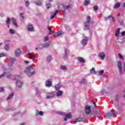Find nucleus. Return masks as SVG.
Masks as SVG:
<instances>
[{
    "instance_id": "nucleus-50",
    "label": "nucleus",
    "mask_w": 125,
    "mask_h": 125,
    "mask_svg": "<svg viewBox=\"0 0 125 125\" xmlns=\"http://www.w3.org/2000/svg\"><path fill=\"white\" fill-rule=\"evenodd\" d=\"M119 23L120 25H123V24H124V21L122 20H119Z\"/></svg>"
},
{
    "instance_id": "nucleus-16",
    "label": "nucleus",
    "mask_w": 125,
    "mask_h": 125,
    "mask_svg": "<svg viewBox=\"0 0 125 125\" xmlns=\"http://www.w3.org/2000/svg\"><path fill=\"white\" fill-rule=\"evenodd\" d=\"M91 74H93V75L96 74V71H95V68L92 67V68L90 70Z\"/></svg>"
},
{
    "instance_id": "nucleus-32",
    "label": "nucleus",
    "mask_w": 125,
    "mask_h": 125,
    "mask_svg": "<svg viewBox=\"0 0 125 125\" xmlns=\"http://www.w3.org/2000/svg\"><path fill=\"white\" fill-rule=\"evenodd\" d=\"M4 49H5V50H6L7 51L9 50V45L7 44L5 45L4 47Z\"/></svg>"
},
{
    "instance_id": "nucleus-41",
    "label": "nucleus",
    "mask_w": 125,
    "mask_h": 125,
    "mask_svg": "<svg viewBox=\"0 0 125 125\" xmlns=\"http://www.w3.org/2000/svg\"><path fill=\"white\" fill-rule=\"evenodd\" d=\"M47 60L48 61V62H50L51 61V57L50 56H48L47 58Z\"/></svg>"
},
{
    "instance_id": "nucleus-63",
    "label": "nucleus",
    "mask_w": 125,
    "mask_h": 125,
    "mask_svg": "<svg viewBox=\"0 0 125 125\" xmlns=\"http://www.w3.org/2000/svg\"><path fill=\"white\" fill-rule=\"evenodd\" d=\"M123 6H124V7H125V2L123 3Z\"/></svg>"
},
{
    "instance_id": "nucleus-40",
    "label": "nucleus",
    "mask_w": 125,
    "mask_h": 125,
    "mask_svg": "<svg viewBox=\"0 0 125 125\" xmlns=\"http://www.w3.org/2000/svg\"><path fill=\"white\" fill-rule=\"evenodd\" d=\"M86 83V80H85V79L83 80L81 82V83H82V84H84V83Z\"/></svg>"
},
{
    "instance_id": "nucleus-13",
    "label": "nucleus",
    "mask_w": 125,
    "mask_h": 125,
    "mask_svg": "<svg viewBox=\"0 0 125 125\" xmlns=\"http://www.w3.org/2000/svg\"><path fill=\"white\" fill-rule=\"evenodd\" d=\"M78 61H79V62H81V63H84V59L82 57H78L77 58Z\"/></svg>"
},
{
    "instance_id": "nucleus-12",
    "label": "nucleus",
    "mask_w": 125,
    "mask_h": 125,
    "mask_svg": "<svg viewBox=\"0 0 125 125\" xmlns=\"http://www.w3.org/2000/svg\"><path fill=\"white\" fill-rule=\"evenodd\" d=\"M21 54V51L18 49L15 51V55L16 56H19Z\"/></svg>"
},
{
    "instance_id": "nucleus-23",
    "label": "nucleus",
    "mask_w": 125,
    "mask_h": 125,
    "mask_svg": "<svg viewBox=\"0 0 125 125\" xmlns=\"http://www.w3.org/2000/svg\"><path fill=\"white\" fill-rule=\"evenodd\" d=\"M83 119L82 118H76L75 119V122H83Z\"/></svg>"
},
{
    "instance_id": "nucleus-51",
    "label": "nucleus",
    "mask_w": 125,
    "mask_h": 125,
    "mask_svg": "<svg viewBox=\"0 0 125 125\" xmlns=\"http://www.w3.org/2000/svg\"><path fill=\"white\" fill-rule=\"evenodd\" d=\"M29 1H26L25 2V5H26V6H29Z\"/></svg>"
},
{
    "instance_id": "nucleus-47",
    "label": "nucleus",
    "mask_w": 125,
    "mask_h": 125,
    "mask_svg": "<svg viewBox=\"0 0 125 125\" xmlns=\"http://www.w3.org/2000/svg\"><path fill=\"white\" fill-rule=\"evenodd\" d=\"M12 70H5V73L6 74H8L9 73H10Z\"/></svg>"
},
{
    "instance_id": "nucleus-57",
    "label": "nucleus",
    "mask_w": 125,
    "mask_h": 125,
    "mask_svg": "<svg viewBox=\"0 0 125 125\" xmlns=\"http://www.w3.org/2000/svg\"><path fill=\"white\" fill-rule=\"evenodd\" d=\"M5 56L4 54H0V57H3Z\"/></svg>"
},
{
    "instance_id": "nucleus-3",
    "label": "nucleus",
    "mask_w": 125,
    "mask_h": 125,
    "mask_svg": "<svg viewBox=\"0 0 125 125\" xmlns=\"http://www.w3.org/2000/svg\"><path fill=\"white\" fill-rule=\"evenodd\" d=\"M52 83V81L51 79H49L48 80H47L45 83L46 86H47L48 87L51 86Z\"/></svg>"
},
{
    "instance_id": "nucleus-15",
    "label": "nucleus",
    "mask_w": 125,
    "mask_h": 125,
    "mask_svg": "<svg viewBox=\"0 0 125 125\" xmlns=\"http://www.w3.org/2000/svg\"><path fill=\"white\" fill-rule=\"evenodd\" d=\"M120 28H117L115 31V37H119V35H120Z\"/></svg>"
},
{
    "instance_id": "nucleus-37",
    "label": "nucleus",
    "mask_w": 125,
    "mask_h": 125,
    "mask_svg": "<svg viewBox=\"0 0 125 125\" xmlns=\"http://www.w3.org/2000/svg\"><path fill=\"white\" fill-rule=\"evenodd\" d=\"M51 7V5L50 4V3H48L46 4V7H47V9H49Z\"/></svg>"
},
{
    "instance_id": "nucleus-42",
    "label": "nucleus",
    "mask_w": 125,
    "mask_h": 125,
    "mask_svg": "<svg viewBox=\"0 0 125 125\" xmlns=\"http://www.w3.org/2000/svg\"><path fill=\"white\" fill-rule=\"evenodd\" d=\"M48 46H49V43L43 44V47H48Z\"/></svg>"
},
{
    "instance_id": "nucleus-18",
    "label": "nucleus",
    "mask_w": 125,
    "mask_h": 125,
    "mask_svg": "<svg viewBox=\"0 0 125 125\" xmlns=\"http://www.w3.org/2000/svg\"><path fill=\"white\" fill-rule=\"evenodd\" d=\"M120 6H121V3L118 2L115 4L114 8V9H117V8H118V7H120Z\"/></svg>"
},
{
    "instance_id": "nucleus-6",
    "label": "nucleus",
    "mask_w": 125,
    "mask_h": 125,
    "mask_svg": "<svg viewBox=\"0 0 125 125\" xmlns=\"http://www.w3.org/2000/svg\"><path fill=\"white\" fill-rule=\"evenodd\" d=\"M52 97H54V94L53 93H48L46 95V98H52Z\"/></svg>"
},
{
    "instance_id": "nucleus-11",
    "label": "nucleus",
    "mask_w": 125,
    "mask_h": 125,
    "mask_svg": "<svg viewBox=\"0 0 125 125\" xmlns=\"http://www.w3.org/2000/svg\"><path fill=\"white\" fill-rule=\"evenodd\" d=\"M99 56L102 60H103V59H104V57H105V54H104V53H100Z\"/></svg>"
},
{
    "instance_id": "nucleus-53",
    "label": "nucleus",
    "mask_w": 125,
    "mask_h": 125,
    "mask_svg": "<svg viewBox=\"0 0 125 125\" xmlns=\"http://www.w3.org/2000/svg\"><path fill=\"white\" fill-rule=\"evenodd\" d=\"M70 7V6L67 5L65 7V8H64L65 10H68V9H69V8Z\"/></svg>"
},
{
    "instance_id": "nucleus-33",
    "label": "nucleus",
    "mask_w": 125,
    "mask_h": 125,
    "mask_svg": "<svg viewBox=\"0 0 125 125\" xmlns=\"http://www.w3.org/2000/svg\"><path fill=\"white\" fill-rule=\"evenodd\" d=\"M61 70H62L63 71H65V70H67V67H66V66L62 65V66H61Z\"/></svg>"
},
{
    "instance_id": "nucleus-31",
    "label": "nucleus",
    "mask_w": 125,
    "mask_h": 125,
    "mask_svg": "<svg viewBox=\"0 0 125 125\" xmlns=\"http://www.w3.org/2000/svg\"><path fill=\"white\" fill-rule=\"evenodd\" d=\"M12 97H13V93H12L10 95H9L8 97L7 98V99H11Z\"/></svg>"
},
{
    "instance_id": "nucleus-46",
    "label": "nucleus",
    "mask_w": 125,
    "mask_h": 125,
    "mask_svg": "<svg viewBox=\"0 0 125 125\" xmlns=\"http://www.w3.org/2000/svg\"><path fill=\"white\" fill-rule=\"evenodd\" d=\"M98 10V7L97 6H94V11H96V10Z\"/></svg>"
},
{
    "instance_id": "nucleus-64",
    "label": "nucleus",
    "mask_w": 125,
    "mask_h": 125,
    "mask_svg": "<svg viewBox=\"0 0 125 125\" xmlns=\"http://www.w3.org/2000/svg\"><path fill=\"white\" fill-rule=\"evenodd\" d=\"M119 16H120V13L118 14L117 17H119Z\"/></svg>"
},
{
    "instance_id": "nucleus-5",
    "label": "nucleus",
    "mask_w": 125,
    "mask_h": 125,
    "mask_svg": "<svg viewBox=\"0 0 125 125\" xmlns=\"http://www.w3.org/2000/svg\"><path fill=\"white\" fill-rule=\"evenodd\" d=\"M15 59L13 58H11L9 59V66H12V64H13V62H15Z\"/></svg>"
},
{
    "instance_id": "nucleus-17",
    "label": "nucleus",
    "mask_w": 125,
    "mask_h": 125,
    "mask_svg": "<svg viewBox=\"0 0 125 125\" xmlns=\"http://www.w3.org/2000/svg\"><path fill=\"white\" fill-rule=\"evenodd\" d=\"M11 20L14 26H16V27H17V22H16V20H15V19L13 18H12Z\"/></svg>"
},
{
    "instance_id": "nucleus-34",
    "label": "nucleus",
    "mask_w": 125,
    "mask_h": 125,
    "mask_svg": "<svg viewBox=\"0 0 125 125\" xmlns=\"http://www.w3.org/2000/svg\"><path fill=\"white\" fill-rule=\"evenodd\" d=\"M20 17L21 20H23V19L24 18V17L23 14H22V13L20 14Z\"/></svg>"
},
{
    "instance_id": "nucleus-29",
    "label": "nucleus",
    "mask_w": 125,
    "mask_h": 125,
    "mask_svg": "<svg viewBox=\"0 0 125 125\" xmlns=\"http://www.w3.org/2000/svg\"><path fill=\"white\" fill-rule=\"evenodd\" d=\"M89 22H90V17L88 16L86 18V23H87V24L89 23Z\"/></svg>"
},
{
    "instance_id": "nucleus-7",
    "label": "nucleus",
    "mask_w": 125,
    "mask_h": 125,
    "mask_svg": "<svg viewBox=\"0 0 125 125\" xmlns=\"http://www.w3.org/2000/svg\"><path fill=\"white\" fill-rule=\"evenodd\" d=\"M16 84H17L18 87H21L23 84V83H22V82H21L20 80H19L16 83Z\"/></svg>"
},
{
    "instance_id": "nucleus-36",
    "label": "nucleus",
    "mask_w": 125,
    "mask_h": 125,
    "mask_svg": "<svg viewBox=\"0 0 125 125\" xmlns=\"http://www.w3.org/2000/svg\"><path fill=\"white\" fill-rule=\"evenodd\" d=\"M49 40V37L46 36L44 38V42H47Z\"/></svg>"
},
{
    "instance_id": "nucleus-24",
    "label": "nucleus",
    "mask_w": 125,
    "mask_h": 125,
    "mask_svg": "<svg viewBox=\"0 0 125 125\" xmlns=\"http://www.w3.org/2000/svg\"><path fill=\"white\" fill-rule=\"evenodd\" d=\"M58 13V10H56L54 13V14L52 15L50 18V19H53L54 17H55V15H56Z\"/></svg>"
},
{
    "instance_id": "nucleus-4",
    "label": "nucleus",
    "mask_w": 125,
    "mask_h": 125,
    "mask_svg": "<svg viewBox=\"0 0 125 125\" xmlns=\"http://www.w3.org/2000/svg\"><path fill=\"white\" fill-rule=\"evenodd\" d=\"M118 67L119 68V71L121 73H122L123 68L122 67V62H121V61L118 62Z\"/></svg>"
},
{
    "instance_id": "nucleus-56",
    "label": "nucleus",
    "mask_w": 125,
    "mask_h": 125,
    "mask_svg": "<svg viewBox=\"0 0 125 125\" xmlns=\"http://www.w3.org/2000/svg\"><path fill=\"white\" fill-rule=\"evenodd\" d=\"M111 20L113 22H115V18L113 16L111 17Z\"/></svg>"
},
{
    "instance_id": "nucleus-54",
    "label": "nucleus",
    "mask_w": 125,
    "mask_h": 125,
    "mask_svg": "<svg viewBox=\"0 0 125 125\" xmlns=\"http://www.w3.org/2000/svg\"><path fill=\"white\" fill-rule=\"evenodd\" d=\"M85 27L86 28V29L87 30V29L89 28V25H85Z\"/></svg>"
},
{
    "instance_id": "nucleus-39",
    "label": "nucleus",
    "mask_w": 125,
    "mask_h": 125,
    "mask_svg": "<svg viewBox=\"0 0 125 125\" xmlns=\"http://www.w3.org/2000/svg\"><path fill=\"white\" fill-rule=\"evenodd\" d=\"M88 4H89V1L88 0H85L84 2V5H87Z\"/></svg>"
},
{
    "instance_id": "nucleus-10",
    "label": "nucleus",
    "mask_w": 125,
    "mask_h": 125,
    "mask_svg": "<svg viewBox=\"0 0 125 125\" xmlns=\"http://www.w3.org/2000/svg\"><path fill=\"white\" fill-rule=\"evenodd\" d=\"M114 115L115 114L114 113H111L110 112H107L106 113V116L108 119H111V118L113 117V116H114Z\"/></svg>"
},
{
    "instance_id": "nucleus-1",
    "label": "nucleus",
    "mask_w": 125,
    "mask_h": 125,
    "mask_svg": "<svg viewBox=\"0 0 125 125\" xmlns=\"http://www.w3.org/2000/svg\"><path fill=\"white\" fill-rule=\"evenodd\" d=\"M26 70H27V76L28 77H31L32 75H34V74H35V69H34V68L31 66H29L26 67Z\"/></svg>"
},
{
    "instance_id": "nucleus-55",
    "label": "nucleus",
    "mask_w": 125,
    "mask_h": 125,
    "mask_svg": "<svg viewBox=\"0 0 125 125\" xmlns=\"http://www.w3.org/2000/svg\"><path fill=\"white\" fill-rule=\"evenodd\" d=\"M64 56H67V49H65Z\"/></svg>"
},
{
    "instance_id": "nucleus-25",
    "label": "nucleus",
    "mask_w": 125,
    "mask_h": 125,
    "mask_svg": "<svg viewBox=\"0 0 125 125\" xmlns=\"http://www.w3.org/2000/svg\"><path fill=\"white\" fill-rule=\"evenodd\" d=\"M28 56H29L30 59H35V58H36V56L31 54V53H29L28 54Z\"/></svg>"
},
{
    "instance_id": "nucleus-62",
    "label": "nucleus",
    "mask_w": 125,
    "mask_h": 125,
    "mask_svg": "<svg viewBox=\"0 0 125 125\" xmlns=\"http://www.w3.org/2000/svg\"><path fill=\"white\" fill-rule=\"evenodd\" d=\"M7 78H8V79H9V75H7Z\"/></svg>"
},
{
    "instance_id": "nucleus-45",
    "label": "nucleus",
    "mask_w": 125,
    "mask_h": 125,
    "mask_svg": "<svg viewBox=\"0 0 125 125\" xmlns=\"http://www.w3.org/2000/svg\"><path fill=\"white\" fill-rule=\"evenodd\" d=\"M14 80H17V79H19V76H13Z\"/></svg>"
},
{
    "instance_id": "nucleus-60",
    "label": "nucleus",
    "mask_w": 125,
    "mask_h": 125,
    "mask_svg": "<svg viewBox=\"0 0 125 125\" xmlns=\"http://www.w3.org/2000/svg\"><path fill=\"white\" fill-rule=\"evenodd\" d=\"M124 69L125 71V63L124 64Z\"/></svg>"
},
{
    "instance_id": "nucleus-26",
    "label": "nucleus",
    "mask_w": 125,
    "mask_h": 125,
    "mask_svg": "<svg viewBox=\"0 0 125 125\" xmlns=\"http://www.w3.org/2000/svg\"><path fill=\"white\" fill-rule=\"evenodd\" d=\"M10 34H12V35L15 34V30H13V29H10L9 30Z\"/></svg>"
},
{
    "instance_id": "nucleus-2",
    "label": "nucleus",
    "mask_w": 125,
    "mask_h": 125,
    "mask_svg": "<svg viewBox=\"0 0 125 125\" xmlns=\"http://www.w3.org/2000/svg\"><path fill=\"white\" fill-rule=\"evenodd\" d=\"M84 111L86 115H89L91 113V106L86 105L84 107Z\"/></svg>"
},
{
    "instance_id": "nucleus-8",
    "label": "nucleus",
    "mask_w": 125,
    "mask_h": 125,
    "mask_svg": "<svg viewBox=\"0 0 125 125\" xmlns=\"http://www.w3.org/2000/svg\"><path fill=\"white\" fill-rule=\"evenodd\" d=\"M27 29L28 31H30L31 32H33L34 31V27H33V25L28 24L27 26Z\"/></svg>"
},
{
    "instance_id": "nucleus-59",
    "label": "nucleus",
    "mask_w": 125,
    "mask_h": 125,
    "mask_svg": "<svg viewBox=\"0 0 125 125\" xmlns=\"http://www.w3.org/2000/svg\"><path fill=\"white\" fill-rule=\"evenodd\" d=\"M3 76H4V74H2L0 76V78H1L2 77H3Z\"/></svg>"
},
{
    "instance_id": "nucleus-52",
    "label": "nucleus",
    "mask_w": 125,
    "mask_h": 125,
    "mask_svg": "<svg viewBox=\"0 0 125 125\" xmlns=\"http://www.w3.org/2000/svg\"><path fill=\"white\" fill-rule=\"evenodd\" d=\"M3 90H4V89L3 88V87H0V92H2Z\"/></svg>"
},
{
    "instance_id": "nucleus-22",
    "label": "nucleus",
    "mask_w": 125,
    "mask_h": 125,
    "mask_svg": "<svg viewBox=\"0 0 125 125\" xmlns=\"http://www.w3.org/2000/svg\"><path fill=\"white\" fill-rule=\"evenodd\" d=\"M55 88L56 90H58V89H59L60 88V83H59L56 84L55 86Z\"/></svg>"
},
{
    "instance_id": "nucleus-61",
    "label": "nucleus",
    "mask_w": 125,
    "mask_h": 125,
    "mask_svg": "<svg viewBox=\"0 0 125 125\" xmlns=\"http://www.w3.org/2000/svg\"><path fill=\"white\" fill-rule=\"evenodd\" d=\"M25 64H28V63H29V62H28V61H25Z\"/></svg>"
},
{
    "instance_id": "nucleus-43",
    "label": "nucleus",
    "mask_w": 125,
    "mask_h": 125,
    "mask_svg": "<svg viewBox=\"0 0 125 125\" xmlns=\"http://www.w3.org/2000/svg\"><path fill=\"white\" fill-rule=\"evenodd\" d=\"M6 23L7 24V25H9V24H10V19L8 18L7 21H6Z\"/></svg>"
},
{
    "instance_id": "nucleus-20",
    "label": "nucleus",
    "mask_w": 125,
    "mask_h": 125,
    "mask_svg": "<svg viewBox=\"0 0 125 125\" xmlns=\"http://www.w3.org/2000/svg\"><path fill=\"white\" fill-rule=\"evenodd\" d=\"M38 115H40V116H43V112L42 111H36V115L38 116Z\"/></svg>"
},
{
    "instance_id": "nucleus-30",
    "label": "nucleus",
    "mask_w": 125,
    "mask_h": 125,
    "mask_svg": "<svg viewBox=\"0 0 125 125\" xmlns=\"http://www.w3.org/2000/svg\"><path fill=\"white\" fill-rule=\"evenodd\" d=\"M87 41H88V37H85L83 39V42H87Z\"/></svg>"
},
{
    "instance_id": "nucleus-58",
    "label": "nucleus",
    "mask_w": 125,
    "mask_h": 125,
    "mask_svg": "<svg viewBox=\"0 0 125 125\" xmlns=\"http://www.w3.org/2000/svg\"><path fill=\"white\" fill-rule=\"evenodd\" d=\"M122 35L123 36H125V31L122 32Z\"/></svg>"
},
{
    "instance_id": "nucleus-35",
    "label": "nucleus",
    "mask_w": 125,
    "mask_h": 125,
    "mask_svg": "<svg viewBox=\"0 0 125 125\" xmlns=\"http://www.w3.org/2000/svg\"><path fill=\"white\" fill-rule=\"evenodd\" d=\"M99 76H102L104 73V70H102L101 71L99 72Z\"/></svg>"
},
{
    "instance_id": "nucleus-19",
    "label": "nucleus",
    "mask_w": 125,
    "mask_h": 125,
    "mask_svg": "<svg viewBox=\"0 0 125 125\" xmlns=\"http://www.w3.org/2000/svg\"><path fill=\"white\" fill-rule=\"evenodd\" d=\"M47 29L49 30V35H53V34H54V33L53 32V31H52L51 30V28H50V27H49V26L47 27Z\"/></svg>"
},
{
    "instance_id": "nucleus-21",
    "label": "nucleus",
    "mask_w": 125,
    "mask_h": 125,
    "mask_svg": "<svg viewBox=\"0 0 125 125\" xmlns=\"http://www.w3.org/2000/svg\"><path fill=\"white\" fill-rule=\"evenodd\" d=\"M99 114V112L98 111V110H95L94 112L92 113V115H93L94 117L95 116H97V115Z\"/></svg>"
},
{
    "instance_id": "nucleus-27",
    "label": "nucleus",
    "mask_w": 125,
    "mask_h": 125,
    "mask_svg": "<svg viewBox=\"0 0 125 125\" xmlns=\"http://www.w3.org/2000/svg\"><path fill=\"white\" fill-rule=\"evenodd\" d=\"M62 94H63V93H62V91H58L57 92V96H62Z\"/></svg>"
},
{
    "instance_id": "nucleus-49",
    "label": "nucleus",
    "mask_w": 125,
    "mask_h": 125,
    "mask_svg": "<svg viewBox=\"0 0 125 125\" xmlns=\"http://www.w3.org/2000/svg\"><path fill=\"white\" fill-rule=\"evenodd\" d=\"M92 103L94 104L95 108H96V104H95V102H94V101H92Z\"/></svg>"
},
{
    "instance_id": "nucleus-38",
    "label": "nucleus",
    "mask_w": 125,
    "mask_h": 125,
    "mask_svg": "<svg viewBox=\"0 0 125 125\" xmlns=\"http://www.w3.org/2000/svg\"><path fill=\"white\" fill-rule=\"evenodd\" d=\"M36 4L37 5H42V2L40 1L39 0H37L36 1Z\"/></svg>"
},
{
    "instance_id": "nucleus-9",
    "label": "nucleus",
    "mask_w": 125,
    "mask_h": 125,
    "mask_svg": "<svg viewBox=\"0 0 125 125\" xmlns=\"http://www.w3.org/2000/svg\"><path fill=\"white\" fill-rule=\"evenodd\" d=\"M72 116H71V114L70 113H67V114L65 115V117L64 118V120L65 122L67 121L68 119H71Z\"/></svg>"
},
{
    "instance_id": "nucleus-44",
    "label": "nucleus",
    "mask_w": 125,
    "mask_h": 125,
    "mask_svg": "<svg viewBox=\"0 0 125 125\" xmlns=\"http://www.w3.org/2000/svg\"><path fill=\"white\" fill-rule=\"evenodd\" d=\"M118 56L121 58L122 60H124V57H123V56H122V54L120 53L118 54Z\"/></svg>"
},
{
    "instance_id": "nucleus-28",
    "label": "nucleus",
    "mask_w": 125,
    "mask_h": 125,
    "mask_svg": "<svg viewBox=\"0 0 125 125\" xmlns=\"http://www.w3.org/2000/svg\"><path fill=\"white\" fill-rule=\"evenodd\" d=\"M57 113L58 114V115H61L62 116H65V113L62 111H58L57 112Z\"/></svg>"
},
{
    "instance_id": "nucleus-14",
    "label": "nucleus",
    "mask_w": 125,
    "mask_h": 125,
    "mask_svg": "<svg viewBox=\"0 0 125 125\" xmlns=\"http://www.w3.org/2000/svg\"><path fill=\"white\" fill-rule=\"evenodd\" d=\"M64 32L62 31L58 32L56 33V37H59V36H63Z\"/></svg>"
},
{
    "instance_id": "nucleus-48",
    "label": "nucleus",
    "mask_w": 125,
    "mask_h": 125,
    "mask_svg": "<svg viewBox=\"0 0 125 125\" xmlns=\"http://www.w3.org/2000/svg\"><path fill=\"white\" fill-rule=\"evenodd\" d=\"M112 15L108 16L106 18L105 20H108V19H110V18H112Z\"/></svg>"
}]
</instances>
